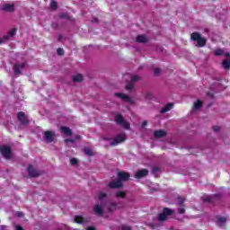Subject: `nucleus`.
Returning <instances> with one entry per match:
<instances>
[{"mask_svg": "<svg viewBox=\"0 0 230 230\" xmlns=\"http://www.w3.org/2000/svg\"><path fill=\"white\" fill-rule=\"evenodd\" d=\"M62 39H64V36L62 34H60L58 38V42H60L62 40Z\"/></svg>", "mask_w": 230, "mask_h": 230, "instance_id": "8fccbe9b", "label": "nucleus"}, {"mask_svg": "<svg viewBox=\"0 0 230 230\" xmlns=\"http://www.w3.org/2000/svg\"><path fill=\"white\" fill-rule=\"evenodd\" d=\"M158 171H159L158 167H153L154 173H157Z\"/></svg>", "mask_w": 230, "mask_h": 230, "instance_id": "09e8293b", "label": "nucleus"}, {"mask_svg": "<svg viewBox=\"0 0 230 230\" xmlns=\"http://www.w3.org/2000/svg\"><path fill=\"white\" fill-rule=\"evenodd\" d=\"M105 141H111V138L107 137V138H104Z\"/></svg>", "mask_w": 230, "mask_h": 230, "instance_id": "6e6d98bb", "label": "nucleus"}, {"mask_svg": "<svg viewBox=\"0 0 230 230\" xmlns=\"http://www.w3.org/2000/svg\"><path fill=\"white\" fill-rule=\"evenodd\" d=\"M57 53H58V55H59L60 57H63V55H64V49H62V48H58V49H57Z\"/></svg>", "mask_w": 230, "mask_h": 230, "instance_id": "72a5a7b5", "label": "nucleus"}, {"mask_svg": "<svg viewBox=\"0 0 230 230\" xmlns=\"http://www.w3.org/2000/svg\"><path fill=\"white\" fill-rule=\"evenodd\" d=\"M27 172L29 173V177H39L40 175V172L37 171V169L33 168V165L30 164L27 168Z\"/></svg>", "mask_w": 230, "mask_h": 230, "instance_id": "9b49d317", "label": "nucleus"}, {"mask_svg": "<svg viewBox=\"0 0 230 230\" xmlns=\"http://www.w3.org/2000/svg\"><path fill=\"white\" fill-rule=\"evenodd\" d=\"M213 130H214V132H220V127H218V126H214V127H213Z\"/></svg>", "mask_w": 230, "mask_h": 230, "instance_id": "37998d69", "label": "nucleus"}, {"mask_svg": "<svg viewBox=\"0 0 230 230\" xmlns=\"http://www.w3.org/2000/svg\"><path fill=\"white\" fill-rule=\"evenodd\" d=\"M74 222L75 224H82L83 222H84V217L82 216H75L74 218Z\"/></svg>", "mask_w": 230, "mask_h": 230, "instance_id": "393cba45", "label": "nucleus"}, {"mask_svg": "<svg viewBox=\"0 0 230 230\" xmlns=\"http://www.w3.org/2000/svg\"><path fill=\"white\" fill-rule=\"evenodd\" d=\"M217 220H218L219 224H226L227 219H226V217H219L217 218Z\"/></svg>", "mask_w": 230, "mask_h": 230, "instance_id": "f704fd0d", "label": "nucleus"}, {"mask_svg": "<svg viewBox=\"0 0 230 230\" xmlns=\"http://www.w3.org/2000/svg\"><path fill=\"white\" fill-rule=\"evenodd\" d=\"M222 66L224 69H229L230 68V60L225 59L222 62Z\"/></svg>", "mask_w": 230, "mask_h": 230, "instance_id": "cd10ccee", "label": "nucleus"}, {"mask_svg": "<svg viewBox=\"0 0 230 230\" xmlns=\"http://www.w3.org/2000/svg\"><path fill=\"white\" fill-rule=\"evenodd\" d=\"M115 122L126 130H130V123L127 122L121 114H117L115 116Z\"/></svg>", "mask_w": 230, "mask_h": 230, "instance_id": "7ed1b4c3", "label": "nucleus"}, {"mask_svg": "<svg viewBox=\"0 0 230 230\" xmlns=\"http://www.w3.org/2000/svg\"><path fill=\"white\" fill-rule=\"evenodd\" d=\"M117 175L120 182H127L130 179V174L125 171L119 172Z\"/></svg>", "mask_w": 230, "mask_h": 230, "instance_id": "9d476101", "label": "nucleus"}, {"mask_svg": "<svg viewBox=\"0 0 230 230\" xmlns=\"http://www.w3.org/2000/svg\"><path fill=\"white\" fill-rule=\"evenodd\" d=\"M2 10L4 12H9V13H12L13 12V10H15L13 4H4L3 7H2Z\"/></svg>", "mask_w": 230, "mask_h": 230, "instance_id": "412c9836", "label": "nucleus"}, {"mask_svg": "<svg viewBox=\"0 0 230 230\" xmlns=\"http://www.w3.org/2000/svg\"><path fill=\"white\" fill-rule=\"evenodd\" d=\"M190 40L193 42H197V47L198 48H204V46H206V44L208 43V40H206V38H202L200 33H199L197 31L192 32L190 34Z\"/></svg>", "mask_w": 230, "mask_h": 230, "instance_id": "f257e3e1", "label": "nucleus"}, {"mask_svg": "<svg viewBox=\"0 0 230 230\" xmlns=\"http://www.w3.org/2000/svg\"><path fill=\"white\" fill-rule=\"evenodd\" d=\"M0 154H2L3 157L7 161L12 159V149L8 146H1Z\"/></svg>", "mask_w": 230, "mask_h": 230, "instance_id": "423d86ee", "label": "nucleus"}, {"mask_svg": "<svg viewBox=\"0 0 230 230\" xmlns=\"http://www.w3.org/2000/svg\"><path fill=\"white\" fill-rule=\"evenodd\" d=\"M126 89H127V91H132V89H134V84L128 83L126 85Z\"/></svg>", "mask_w": 230, "mask_h": 230, "instance_id": "473e14b6", "label": "nucleus"}, {"mask_svg": "<svg viewBox=\"0 0 230 230\" xmlns=\"http://www.w3.org/2000/svg\"><path fill=\"white\" fill-rule=\"evenodd\" d=\"M66 229H68V227H67V226H64V230H66Z\"/></svg>", "mask_w": 230, "mask_h": 230, "instance_id": "4d7b16f0", "label": "nucleus"}, {"mask_svg": "<svg viewBox=\"0 0 230 230\" xmlns=\"http://www.w3.org/2000/svg\"><path fill=\"white\" fill-rule=\"evenodd\" d=\"M16 230H24V228H22V226H17Z\"/></svg>", "mask_w": 230, "mask_h": 230, "instance_id": "603ef678", "label": "nucleus"}, {"mask_svg": "<svg viewBox=\"0 0 230 230\" xmlns=\"http://www.w3.org/2000/svg\"><path fill=\"white\" fill-rule=\"evenodd\" d=\"M93 211L95 214H97L99 217H102V215H103V207H102V205L100 204H96L93 207Z\"/></svg>", "mask_w": 230, "mask_h": 230, "instance_id": "f3484780", "label": "nucleus"}, {"mask_svg": "<svg viewBox=\"0 0 230 230\" xmlns=\"http://www.w3.org/2000/svg\"><path fill=\"white\" fill-rule=\"evenodd\" d=\"M178 213L180 215H184L186 213V209L184 208H178Z\"/></svg>", "mask_w": 230, "mask_h": 230, "instance_id": "4c0bfd02", "label": "nucleus"}, {"mask_svg": "<svg viewBox=\"0 0 230 230\" xmlns=\"http://www.w3.org/2000/svg\"><path fill=\"white\" fill-rule=\"evenodd\" d=\"M45 139L48 143H53L55 141V132L53 131H45L44 133Z\"/></svg>", "mask_w": 230, "mask_h": 230, "instance_id": "2eb2a0df", "label": "nucleus"}, {"mask_svg": "<svg viewBox=\"0 0 230 230\" xmlns=\"http://www.w3.org/2000/svg\"><path fill=\"white\" fill-rule=\"evenodd\" d=\"M60 130L63 134H66V136H73V130H71V128H67V126H62L60 128Z\"/></svg>", "mask_w": 230, "mask_h": 230, "instance_id": "aec40b11", "label": "nucleus"}, {"mask_svg": "<svg viewBox=\"0 0 230 230\" xmlns=\"http://www.w3.org/2000/svg\"><path fill=\"white\" fill-rule=\"evenodd\" d=\"M121 230H132V227H130L128 226H122Z\"/></svg>", "mask_w": 230, "mask_h": 230, "instance_id": "c03bdc74", "label": "nucleus"}, {"mask_svg": "<svg viewBox=\"0 0 230 230\" xmlns=\"http://www.w3.org/2000/svg\"><path fill=\"white\" fill-rule=\"evenodd\" d=\"M146 125H148V121L145 120L142 123V128H145V127H146Z\"/></svg>", "mask_w": 230, "mask_h": 230, "instance_id": "49530a36", "label": "nucleus"}, {"mask_svg": "<svg viewBox=\"0 0 230 230\" xmlns=\"http://www.w3.org/2000/svg\"><path fill=\"white\" fill-rule=\"evenodd\" d=\"M116 209H118V204L111 202L108 205V211L110 213H114V211H116Z\"/></svg>", "mask_w": 230, "mask_h": 230, "instance_id": "4be33fe9", "label": "nucleus"}, {"mask_svg": "<svg viewBox=\"0 0 230 230\" xmlns=\"http://www.w3.org/2000/svg\"><path fill=\"white\" fill-rule=\"evenodd\" d=\"M154 74H155L156 76H159V75H161V68H155Z\"/></svg>", "mask_w": 230, "mask_h": 230, "instance_id": "58836bf2", "label": "nucleus"}, {"mask_svg": "<svg viewBox=\"0 0 230 230\" xmlns=\"http://www.w3.org/2000/svg\"><path fill=\"white\" fill-rule=\"evenodd\" d=\"M223 54L224 50H222V49H217L214 51L215 57H222Z\"/></svg>", "mask_w": 230, "mask_h": 230, "instance_id": "c85d7f7f", "label": "nucleus"}, {"mask_svg": "<svg viewBox=\"0 0 230 230\" xmlns=\"http://www.w3.org/2000/svg\"><path fill=\"white\" fill-rule=\"evenodd\" d=\"M84 154H85V155H88L89 157H93V155H94L93 151L90 150L88 147L84 148Z\"/></svg>", "mask_w": 230, "mask_h": 230, "instance_id": "7c9ffc66", "label": "nucleus"}, {"mask_svg": "<svg viewBox=\"0 0 230 230\" xmlns=\"http://www.w3.org/2000/svg\"><path fill=\"white\" fill-rule=\"evenodd\" d=\"M26 67V63H22V64H14L13 66V71L16 76H20V75H22V69Z\"/></svg>", "mask_w": 230, "mask_h": 230, "instance_id": "6e6552de", "label": "nucleus"}, {"mask_svg": "<svg viewBox=\"0 0 230 230\" xmlns=\"http://www.w3.org/2000/svg\"><path fill=\"white\" fill-rule=\"evenodd\" d=\"M17 119L22 125H28V116L23 111L18 112Z\"/></svg>", "mask_w": 230, "mask_h": 230, "instance_id": "1a4fd4ad", "label": "nucleus"}, {"mask_svg": "<svg viewBox=\"0 0 230 230\" xmlns=\"http://www.w3.org/2000/svg\"><path fill=\"white\" fill-rule=\"evenodd\" d=\"M73 82H84V75H82V74H78L77 75L73 76Z\"/></svg>", "mask_w": 230, "mask_h": 230, "instance_id": "5701e85b", "label": "nucleus"}, {"mask_svg": "<svg viewBox=\"0 0 230 230\" xmlns=\"http://www.w3.org/2000/svg\"><path fill=\"white\" fill-rule=\"evenodd\" d=\"M50 8L51 10H57V8H58V4H57V1L52 0L50 2Z\"/></svg>", "mask_w": 230, "mask_h": 230, "instance_id": "c756f323", "label": "nucleus"}, {"mask_svg": "<svg viewBox=\"0 0 230 230\" xmlns=\"http://www.w3.org/2000/svg\"><path fill=\"white\" fill-rule=\"evenodd\" d=\"M139 80V76L138 75H132L131 77V82H137Z\"/></svg>", "mask_w": 230, "mask_h": 230, "instance_id": "ea45409f", "label": "nucleus"}, {"mask_svg": "<svg viewBox=\"0 0 230 230\" xmlns=\"http://www.w3.org/2000/svg\"><path fill=\"white\" fill-rule=\"evenodd\" d=\"M75 139H73V138H66V139H65V143H75Z\"/></svg>", "mask_w": 230, "mask_h": 230, "instance_id": "79ce46f5", "label": "nucleus"}, {"mask_svg": "<svg viewBox=\"0 0 230 230\" xmlns=\"http://www.w3.org/2000/svg\"><path fill=\"white\" fill-rule=\"evenodd\" d=\"M151 97H152V93L147 92V93H146V98H151Z\"/></svg>", "mask_w": 230, "mask_h": 230, "instance_id": "de8ad7c7", "label": "nucleus"}, {"mask_svg": "<svg viewBox=\"0 0 230 230\" xmlns=\"http://www.w3.org/2000/svg\"><path fill=\"white\" fill-rule=\"evenodd\" d=\"M172 108H173V103L169 102L164 108L161 109L160 112H161V114H164V113L172 111Z\"/></svg>", "mask_w": 230, "mask_h": 230, "instance_id": "a211bd4d", "label": "nucleus"}, {"mask_svg": "<svg viewBox=\"0 0 230 230\" xmlns=\"http://www.w3.org/2000/svg\"><path fill=\"white\" fill-rule=\"evenodd\" d=\"M59 17H60L61 19H66L67 21L71 20V17H70L69 15H67V13H61L59 14Z\"/></svg>", "mask_w": 230, "mask_h": 230, "instance_id": "2f4dec72", "label": "nucleus"}, {"mask_svg": "<svg viewBox=\"0 0 230 230\" xmlns=\"http://www.w3.org/2000/svg\"><path fill=\"white\" fill-rule=\"evenodd\" d=\"M148 173L147 169L138 170L135 173V179H145V177H148Z\"/></svg>", "mask_w": 230, "mask_h": 230, "instance_id": "f8f14e48", "label": "nucleus"}, {"mask_svg": "<svg viewBox=\"0 0 230 230\" xmlns=\"http://www.w3.org/2000/svg\"><path fill=\"white\" fill-rule=\"evenodd\" d=\"M115 197L117 199H126L127 197V192L125 191H118L116 194H115Z\"/></svg>", "mask_w": 230, "mask_h": 230, "instance_id": "b1692460", "label": "nucleus"}, {"mask_svg": "<svg viewBox=\"0 0 230 230\" xmlns=\"http://www.w3.org/2000/svg\"><path fill=\"white\" fill-rule=\"evenodd\" d=\"M86 230H96V228L94 226H88Z\"/></svg>", "mask_w": 230, "mask_h": 230, "instance_id": "3c124183", "label": "nucleus"}, {"mask_svg": "<svg viewBox=\"0 0 230 230\" xmlns=\"http://www.w3.org/2000/svg\"><path fill=\"white\" fill-rule=\"evenodd\" d=\"M224 55H225V57H226V58H229V57H230V53L229 52H226Z\"/></svg>", "mask_w": 230, "mask_h": 230, "instance_id": "864d4df0", "label": "nucleus"}, {"mask_svg": "<svg viewBox=\"0 0 230 230\" xmlns=\"http://www.w3.org/2000/svg\"><path fill=\"white\" fill-rule=\"evenodd\" d=\"M52 28H57V23H52Z\"/></svg>", "mask_w": 230, "mask_h": 230, "instance_id": "5fc2aeb1", "label": "nucleus"}, {"mask_svg": "<svg viewBox=\"0 0 230 230\" xmlns=\"http://www.w3.org/2000/svg\"><path fill=\"white\" fill-rule=\"evenodd\" d=\"M79 139H82V136H80V135H75V141H78Z\"/></svg>", "mask_w": 230, "mask_h": 230, "instance_id": "a18cd8bd", "label": "nucleus"}, {"mask_svg": "<svg viewBox=\"0 0 230 230\" xmlns=\"http://www.w3.org/2000/svg\"><path fill=\"white\" fill-rule=\"evenodd\" d=\"M109 188L111 190H119L123 188V182H121L119 179L117 181H112L109 183Z\"/></svg>", "mask_w": 230, "mask_h": 230, "instance_id": "ddd939ff", "label": "nucleus"}, {"mask_svg": "<svg viewBox=\"0 0 230 230\" xmlns=\"http://www.w3.org/2000/svg\"><path fill=\"white\" fill-rule=\"evenodd\" d=\"M200 107H202V101L198 100L196 102H194L193 109H195L196 111H199Z\"/></svg>", "mask_w": 230, "mask_h": 230, "instance_id": "bb28decb", "label": "nucleus"}, {"mask_svg": "<svg viewBox=\"0 0 230 230\" xmlns=\"http://www.w3.org/2000/svg\"><path fill=\"white\" fill-rule=\"evenodd\" d=\"M70 163L73 166H76V164H78V160L76 158H72Z\"/></svg>", "mask_w": 230, "mask_h": 230, "instance_id": "c9c22d12", "label": "nucleus"}, {"mask_svg": "<svg viewBox=\"0 0 230 230\" xmlns=\"http://www.w3.org/2000/svg\"><path fill=\"white\" fill-rule=\"evenodd\" d=\"M114 96L119 98L120 100H124V102H127L128 103H134V101H132V99L125 93H115Z\"/></svg>", "mask_w": 230, "mask_h": 230, "instance_id": "4468645a", "label": "nucleus"}, {"mask_svg": "<svg viewBox=\"0 0 230 230\" xmlns=\"http://www.w3.org/2000/svg\"><path fill=\"white\" fill-rule=\"evenodd\" d=\"M173 209L170 208H164L162 213L158 215L157 220L158 222H166L168 220V217H172L173 215Z\"/></svg>", "mask_w": 230, "mask_h": 230, "instance_id": "f03ea898", "label": "nucleus"}, {"mask_svg": "<svg viewBox=\"0 0 230 230\" xmlns=\"http://www.w3.org/2000/svg\"><path fill=\"white\" fill-rule=\"evenodd\" d=\"M136 42H138V44H146L148 38H146L145 34L138 35L136 38Z\"/></svg>", "mask_w": 230, "mask_h": 230, "instance_id": "dca6fc26", "label": "nucleus"}, {"mask_svg": "<svg viewBox=\"0 0 230 230\" xmlns=\"http://www.w3.org/2000/svg\"><path fill=\"white\" fill-rule=\"evenodd\" d=\"M16 217H18V218H21V217H24V214L21 211H18V212H16Z\"/></svg>", "mask_w": 230, "mask_h": 230, "instance_id": "a19ab883", "label": "nucleus"}, {"mask_svg": "<svg viewBox=\"0 0 230 230\" xmlns=\"http://www.w3.org/2000/svg\"><path fill=\"white\" fill-rule=\"evenodd\" d=\"M222 199V195L220 194H214L212 196H208L203 199V202L207 204H212V206H215L217 202H218Z\"/></svg>", "mask_w": 230, "mask_h": 230, "instance_id": "39448f33", "label": "nucleus"}, {"mask_svg": "<svg viewBox=\"0 0 230 230\" xmlns=\"http://www.w3.org/2000/svg\"><path fill=\"white\" fill-rule=\"evenodd\" d=\"M98 197V200H103V199H107V193L102 192V191H99L97 194Z\"/></svg>", "mask_w": 230, "mask_h": 230, "instance_id": "a878e982", "label": "nucleus"}, {"mask_svg": "<svg viewBox=\"0 0 230 230\" xmlns=\"http://www.w3.org/2000/svg\"><path fill=\"white\" fill-rule=\"evenodd\" d=\"M127 140V135L125 133H121L117 135L114 138L113 141L111 142V146H118V145L121 143H125Z\"/></svg>", "mask_w": 230, "mask_h": 230, "instance_id": "20e7f679", "label": "nucleus"}, {"mask_svg": "<svg viewBox=\"0 0 230 230\" xmlns=\"http://www.w3.org/2000/svg\"><path fill=\"white\" fill-rule=\"evenodd\" d=\"M178 200H179V206H181V208H184V199H182L181 197H179Z\"/></svg>", "mask_w": 230, "mask_h": 230, "instance_id": "e433bc0d", "label": "nucleus"}, {"mask_svg": "<svg viewBox=\"0 0 230 230\" xmlns=\"http://www.w3.org/2000/svg\"><path fill=\"white\" fill-rule=\"evenodd\" d=\"M15 33H17V29H12L7 32L6 35H4L3 38L0 39V44H4L6 40H10L12 37H15Z\"/></svg>", "mask_w": 230, "mask_h": 230, "instance_id": "0eeeda50", "label": "nucleus"}, {"mask_svg": "<svg viewBox=\"0 0 230 230\" xmlns=\"http://www.w3.org/2000/svg\"><path fill=\"white\" fill-rule=\"evenodd\" d=\"M166 134L167 133H166V131H164V129H158L154 132L155 137H157V138L164 137V136H166Z\"/></svg>", "mask_w": 230, "mask_h": 230, "instance_id": "6ab92c4d", "label": "nucleus"}]
</instances>
